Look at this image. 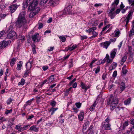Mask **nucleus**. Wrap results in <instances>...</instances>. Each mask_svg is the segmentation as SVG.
Segmentation results:
<instances>
[{"label":"nucleus","mask_w":134,"mask_h":134,"mask_svg":"<svg viewBox=\"0 0 134 134\" xmlns=\"http://www.w3.org/2000/svg\"><path fill=\"white\" fill-rule=\"evenodd\" d=\"M133 127L132 128H131L130 130V132L133 134H134V124Z\"/></svg>","instance_id":"nucleus-60"},{"label":"nucleus","mask_w":134,"mask_h":134,"mask_svg":"<svg viewBox=\"0 0 134 134\" xmlns=\"http://www.w3.org/2000/svg\"><path fill=\"white\" fill-rule=\"evenodd\" d=\"M111 98L110 97L107 100V104L108 105H109L110 104H111Z\"/></svg>","instance_id":"nucleus-44"},{"label":"nucleus","mask_w":134,"mask_h":134,"mask_svg":"<svg viewBox=\"0 0 134 134\" xmlns=\"http://www.w3.org/2000/svg\"><path fill=\"white\" fill-rule=\"evenodd\" d=\"M96 70L95 71V72L96 74H97L100 71V67L99 66H98L96 69H95Z\"/></svg>","instance_id":"nucleus-52"},{"label":"nucleus","mask_w":134,"mask_h":134,"mask_svg":"<svg viewBox=\"0 0 134 134\" xmlns=\"http://www.w3.org/2000/svg\"><path fill=\"white\" fill-rule=\"evenodd\" d=\"M32 67V62H30V60L26 63V67L27 70L31 71Z\"/></svg>","instance_id":"nucleus-13"},{"label":"nucleus","mask_w":134,"mask_h":134,"mask_svg":"<svg viewBox=\"0 0 134 134\" xmlns=\"http://www.w3.org/2000/svg\"><path fill=\"white\" fill-rule=\"evenodd\" d=\"M32 100H30L26 102L25 105H29L31 104L32 102Z\"/></svg>","instance_id":"nucleus-55"},{"label":"nucleus","mask_w":134,"mask_h":134,"mask_svg":"<svg viewBox=\"0 0 134 134\" xmlns=\"http://www.w3.org/2000/svg\"><path fill=\"white\" fill-rule=\"evenodd\" d=\"M56 104V102L55 101H53L52 102L50 103V105H51L53 107L55 106Z\"/></svg>","instance_id":"nucleus-49"},{"label":"nucleus","mask_w":134,"mask_h":134,"mask_svg":"<svg viewBox=\"0 0 134 134\" xmlns=\"http://www.w3.org/2000/svg\"><path fill=\"white\" fill-rule=\"evenodd\" d=\"M23 63L21 61H20L17 64V67L16 69L18 70L21 69V66L22 65Z\"/></svg>","instance_id":"nucleus-23"},{"label":"nucleus","mask_w":134,"mask_h":134,"mask_svg":"<svg viewBox=\"0 0 134 134\" xmlns=\"http://www.w3.org/2000/svg\"><path fill=\"white\" fill-rule=\"evenodd\" d=\"M77 47V46L76 45H74L71 47H69L68 49L70 51H71L76 48Z\"/></svg>","instance_id":"nucleus-34"},{"label":"nucleus","mask_w":134,"mask_h":134,"mask_svg":"<svg viewBox=\"0 0 134 134\" xmlns=\"http://www.w3.org/2000/svg\"><path fill=\"white\" fill-rule=\"evenodd\" d=\"M25 83V81L24 79H22L21 80V82H19L18 83L19 85H23Z\"/></svg>","instance_id":"nucleus-39"},{"label":"nucleus","mask_w":134,"mask_h":134,"mask_svg":"<svg viewBox=\"0 0 134 134\" xmlns=\"http://www.w3.org/2000/svg\"><path fill=\"white\" fill-rule=\"evenodd\" d=\"M16 60V59L15 58H13L11 59L10 63V65L11 66H13Z\"/></svg>","instance_id":"nucleus-29"},{"label":"nucleus","mask_w":134,"mask_h":134,"mask_svg":"<svg viewBox=\"0 0 134 134\" xmlns=\"http://www.w3.org/2000/svg\"><path fill=\"white\" fill-rule=\"evenodd\" d=\"M117 75V71H114L113 74V76L114 77H116Z\"/></svg>","instance_id":"nucleus-61"},{"label":"nucleus","mask_w":134,"mask_h":134,"mask_svg":"<svg viewBox=\"0 0 134 134\" xmlns=\"http://www.w3.org/2000/svg\"><path fill=\"white\" fill-rule=\"evenodd\" d=\"M131 99L130 98H129L127 100H125L124 103V104L125 105H127L131 103Z\"/></svg>","instance_id":"nucleus-25"},{"label":"nucleus","mask_w":134,"mask_h":134,"mask_svg":"<svg viewBox=\"0 0 134 134\" xmlns=\"http://www.w3.org/2000/svg\"><path fill=\"white\" fill-rule=\"evenodd\" d=\"M59 3L58 0H50L49 4L51 6H54Z\"/></svg>","instance_id":"nucleus-12"},{"label":"nucleus","mask_w":134,"mask_h":134,"mask_svg":"<svg viewBox=\"0 0 134 134\" xmlns=\"http://www.w3.org/2000/svg\"><path fill=\"white\" fill-rule=\"evenodd\" d=\"M38 29H42L43 26V24L41 23H38Z\"/></svg>","instance_id":"nucleus-48"},{"label":"nucleus","mask_w":134,"mask_h":134,"mask_svg":"<svg viewBox=\"0 0 134 134\" xmlns=\"http://www.w3.org/2000/svg\"><path fill=\"white\" fill-rule=\"evenodd\" d=\"M30 130L31 131H34L35 132H37L38 131V129L34 125H33L30 127Z\"/></svg>","instance_id":"nucleus-22"},{"label":"nucleus","mask_w":134,"mask_h":134,"mask_svg":"<svg viewBox=\"0 0 134 134\" xmlns=\"http://www.w3.org/2000/svg\"><path fill=\"white\" fill-rule=\"evenodd\" d=\"M19 40L20 43H22L25 40V37L22 35H20L18 38Z\"/></svg>","instance_id":"nucleus-14"},{"label":"nucleus","mask_w":134,"mask_h":134,"mask_svg":"<svg viewBox=\"0 0 134 134\" xmlns=\"http://www.w3.org/2000/svg\"><path fill=\"white\" fill-rule=\"evenodd\" d=\"M26 13L24 11L20 13L15 22L16 25L19 28H20L26 23L25 16Z\"/></svg>","instance_id":"nucleus-1"},{"label":"nucleus","mask_w":134,"mask_h":134,"mask_svg":"<svg viewBox=\"0 0 134 134\" xmlns=\"http://www.w3.org/2000/svg\"><path fill=\"white\" fill-rule=\"evenodd\" d=\"M36 10H31L32 11L29 14V17L30 18H32L35 15L38 13V10H40L39 8H36Z\"/></svg>","instance_id":"nucleus-10"},{"label":"nucleus","mask_w":134,"mask_h":134,"mask_svg":"<svg viewBox=\"0 0 134 134\" xmlns=\"http://www.w3.org/2000/svg\"><path fill=\"white\" fill-rule=\"evenodd\" d=\"M75 105L78 108H79L81 105V103H75Z\"/></svg>","instance_id":"nucleus-46"},{"label":"nucleus","mask_w":134,"mask_h":134,"mask_svg":"<svg viewBox=\"0 0 134 134\" xmlns=\"http://www.w3.org/2000/svg\"><path fill=\"white\" fill-rule=\"evenodd\" d=\"M92 34L93 35L91 37V38L95 37L97 36L98 35L97 33L94 31L92 33Z\"/></svg>","instance_id":"nucleus-38"},{"label":"nucleus","mask_w":134,"mask_h":134,"mask_svg":"<svg viewBox=\"0 0 134 134\" xmlns=\"http://www.w3.org/2000/svg\"><path fill=\"white\" fill-rule=\"evenodd\" d=\"M58 108H51L49 110V112H51V115H52L53 113H54V112L57 110L58 109Z\"/></svg>","instance_id":"nucleus-24"},{"label":"nucleus","mask_w":134,"mask_h":134,"mask_svg":"<svg viewBox=\"0 0 134 134\" xmlns=\"http://www.w3.org/2000/svg\"><path fill=\"white\" fill-rule=\"evenodd\" d=\"M100 44L102 45L103 44V47L107 49L109 45L110 44L108 41H106L103 43H101Z\"/></svg>","instance_id":"nucleus-18"},{"label":"nucleus","mask_w":134,"mask_h":134,"mask_svg":"<svg viewBox=\"0 0 134 134\" xmlns=\"http://www.w3.org/2000/svg\"><path fill=\"white\" fill-rule=\"evenodd\" d=\"M15 128V129L17 130L20 129L19 130V131H20V130L21 129L22 127H21V125H17L16 126Z\"/></svg>","instance_id":"nucleus-47"},{"label":"nucleus","mask_w":134,"mask_h":134,"mask_svg":"<svg viewBox=\"0 0 134 134\" xmlns=\"http://www.w3.org/2000/svg\"><path fill=\"white\" fill-rule=\"evenodd\" d=\"M113 59H110V58H107L106 59V60H107V62L108 63H111L113 62Z\"/></svg>","instance_id":"nucleus-45"},{"label":"nucleus","mask_w":134,"mask_h":134,"mask_svg":"<svg viewBox=\"0 0 134 134\" xmlns=\"http://www.w3.org/2000/svg\"><path fill=\"white\" fill-rule=\"evenodd\" d=\"M48 83L51 82L53 81L54 80V75H51L49 78H48Z\"/></svg>","instance_id":"nucleus-28"},{"label":"nucleus","mask_w":134,"mask_h":134,"mask_svg":"<svg viewBox=\"0 0 134 134\" xmlns=\"http://www.w3.org/2000/svg\"><path fill=\"white\" fill-rule=\"evenodd\" d=\"M97 60H93L91 62V63L90 64V67L91 68H92V64L93 63H94Z\"/></svg>","instance_id":"nucleus-50"},{"label":"nucleus","mask_w":134,"mask_h":134,"mask_svg":"<svg viewBox=\"0 0 134 134\" xmlns=\"http://www.w3.org/2000/svg\"><path fill=\"white\" fill-rule=\"evenodd\" d=\"M72 88V87H71L68 89L66 90L65 93V96H67L68 95L69 91L71 90Z\"/></svg>","instance_id":"nucleus-35"},{"label":"nucleus","mask_w":134,"mask_h":134,"mask_svg":"<svg viewBox=\"0 0 134 134\" xmlns=\"http://www.w3.org/2000/svg\"><path fill=\"white\" fill-rule=\"evenodd\" d=\"M81 88L83 89H85V92L87 91V88H86V86L85 84L83 83V82H81Z\"/></svg>","instance_id":"nucleus-30"},{"label":"nucleus","mask_w":134,"mask_h":134,"mask_svg":"<svg viewBox=\"0 0 134 134\" xmlns=\"http://www.w3.org/2000/svg\"><path fill=\"white\" fill-rule=\"evenodd\" d=\"M96 27H92L89 29V33H90L91 32H93L94 30H96Z\"/></svg>","instance_id":"nucleus-37"},{"label":"nucleus","mask_w":134,"mask_h":134,"mask_svg":"<svg viewBox=\"0 0 134 134\" xmlns=\"http://www.w3.org/2000/svg\"><path fill=\"white\" fill-rule=\"evenodd\" d=\"M129 4H131V5H134V0H128Z\"/></svg>","instance_id":"nucleus-54"},{"label":"nucleus","mask_w":134,"mask_h":134,"mask_svg":"<svg viewBox=\"0 0 134 134\" xmlns=\"http://www.w3.org/2000/svg\"><path fill=\"white\" fill-rule=\"evenodd\" d=\"M130 62L132 61L133 59V56L132 54H131L128 58Z\"/></svg>","instance_id":"nucleus-53"},{"label":"nucleus","mask_w":134,"mask_h":134,"mask_svg":"<svg viewBox=\"0 0 134 134\" xmlns=\"http://www.w3.org/2000/svg\"><path fill=\"white\" fill-rule=\"evenodd\" d=\"M101 97L102 96L101 95H99L98 96L94 104H93L90 108V110L91 111H93L94 110L97 104V101H98L101 99ZM97 103H98V102H97Z\"/></svg>","instance_id":"nucleus-8"},{"label":"nucleus","mask_w":134,"mask_h":134,"mask_svg":"<svg viewBox=\"0 0 134 134\" xmlns=\"http://www.w3.org/2000/svg\"><path fill=\"white\" fill-rule=\"evenodd\" d=\"M120 91L122 92L125 88V85L124 82H122L120 85Z\"/></svg>","instance_id":"nucleus-21"},{"label":"nucleus","mask_w":134,"mask_h":134,"mask_svg":"<svg viewBox=\"0 0 134 134\" xmlns=\"http://www.w3.org/2000/svg\"><path fill=\"white\" fill-rule=\"evenodd\" d=\"M117 51V49H114L110 53L111 58L113 59L115 57Z\"/></svg>","instance_id":"nucleus-16"},{"label":"nucleus","mask_w":134,"mask_h":134,"mask_svg":"<svg viewBox=\"0 0 134 134\" xmlns=\"http://www.w3.org/2000/svg\"><path fill=\"white\" fill-rule=\"evenodd\" d=\"M60 39L61 40V41L63 42H65L66 41V38L62 36H60L59 37Z\"/></svg>","instance_id":"nucleus-43"},{"label":"nucleus","mask_w":134,"mask_h":134,"mask_svg":"<svg viewBox=\"0 0 134 134\" xmlns=\"http://www.w3.org/2000/svg\"><path fill=\"white\" fill-rule=\"evenodd\" d=\"M127 58V56L126 55L122 57L121 60L120 61V63L121 65H122L125 62Z\"/></svg>","instance_id":"nucleus-20"},{"label":"nucleus","mask_w":134,"mask_h":134,"mask_svg":"<svg viewBox=\"0 0 134 134\" xmlns=\"http://www.w3.org/2000/svg\"><path fill=\"white\" fill-rule=\"evenodd\" d=\"M110 121V119L109 118H108L107 119H105L104 122H105L106 123H109Z\"/></svg>","instance_id":"nucleus-64"},{"label":"nucleus","mask_w":134,"mask_h":134,"mask_svg":"<svg viewBox=\"0 0 134 134\" xmlns=\"http://www.w3.org/2000/svg\"><path fill=\"white\" fill-rule=\"evenodd\" d=\"M39 36V34L36 33L33 35L32 37V40L33 41L36 42L38 41V38Z\"/></svg>","instance_id":"nucleus-15"},{"label":"nucleus","mask_w":134,"mask_h":134,"mask_svg":"<svg viewBox=\"0 0 134 134\" xmlns=\"http://www.w3.org/2000/svg\"><path fill=\"white\" fill-rule=\"evenodd\" d=\"M126 66L125 65L122 68V72L123 74H125L127 72V71L126 70Z\"/></svg>","instance_id":"nucleus-27"},{"label":"nucleus","mask_w":134,"mask_h":134,"mask_svg":"<svg viewBox=\"0 0 134 134\" xmlns=\"http://www.w3.org/2000/svg\"><path fill=\"white\" fill-rule=\"evenodd\" d=\"M117 65V64L115 63H113L112 64L111 66H110V68H111V69H113Z\"/></svg>","instance_id":"nucleus-36"},{"label":"nucleus","mask_w":134,"mask_h":134,"mask_svg":"<svg viewBox=\"0 0 134 134\" xmlns=\"http://www.w3.org/2000/svg\"><path fill=\"white\" fill-rule=\"evenodd\" d=\"M120 9H116L115 11V13L116 14H119L120 12Z\"/></svg>","instance_id":"nucleus-62"},{"label":"nucleus","mask_w":134,"mask_h":134,"mask_svg":"<svg viewBox=\"0 0 134 134\" xmlns=\"http://www.w3.org/2000/svg\"><path fill=\"white\" fill-rule=\"evenodd\" d=\"M128 52H129L130 53H131L132 51H133V49H132V47L129 46H128Z\"/></svg>","instance_id":"nucleus-40"},{"label":"nucleus","mask_w":134,"mask_h":134,"mask_svg":"<svg viewBox=\"0 0 134 134\" xmlns=\"http://www.w3.org/2000/svg\"><path fill=\"white\" fill-rule=\"evenodd\" d=\"M116 40V38H113L112 39H110L109 41H108L110 44L111 43V42H114Z\"/></svg>","instance_id":"nucleus-51"},{"label":"nucleus","mask_w":134,"mask_h":134,"mask_svg":"<svg viewBox=\"0 0 134 134\" xmlns=\"http://www.w3.org/2000/svg\"><path fill=\"white\" fill-rule=\"evenodd\" d=\"M134 35V27H132L131 30L130 31L129 36L130 37Z\"/></svg>","instance_id":"nucleus-32"},{"label":"nucleus","mask_w":134,"mask_h":134,"mask_svg":"<svg viewBox=\"0 0 134 134\" xmlns=\"http://www.w3.org/2000/svg\"><path fill=\"white\" fill-rule=\"evenodd\" d=\"M102 124V129L105 130H111L110 125L109 123L104 122H103Z\"/></svg>","instance_id":"nucleus-9"},{"label":"nucleus","mask_w":134,"mask_h":134,"mask_svg":"<svg viewBox=\"0 0 134 134\" xmlns=\"http://www.w3.org/2000/svg\"><path fill=\"white\" fill-rule=\"evenodd\" d=\"M12 100L11 98H9L7 101V103L8 104H9L12 101Z\"/></svg>","instance_id":"nucleus-58"},{"label":"nucleus","mask_w":134,"mask_h":134,"mask_svg":"<svg viewBox=\"0 0 134 134\" xmlns=\"http://www.w3.org/2000/svg\"><path fill=\"white\" fill-rule=\"evenodd\" d=\"M111 9L110 10L108 13V15L110 17L111 19L114 18L116 15V13L115 10L116 9V7H111Z\"/></svg>","instance_id":"nucleus-4"},{"label":"nucleus","mask_w":134,"mask_h":134,"mask_svg":"<svg viewBox=\"0 0 134 134\" xmlns=\"http://www.w3.org/2000/svg\"><path fill=\"white\" fill-rule=\"evenodd\" d=\"M115 37H118L119 36V35L120 33V31L119 30H115Z\"/></svg>","instance_id":"nucleus-42"},{"label":"nucleus","mask_w":134,"mask_h":134,"mask_svg":"<svg viewBox=\"0 0 134 134\" xmlns=\"http://www.w3.org/2000/svg\"><path fill=\"white\" fill-rule=\"evenodd\" d=\"M11 42V41L10 40L3 41L0 43V48H4L8 45H10Z\"/></svg>","instance_id":"nucleus-5"},{"label":"nucleus","mask_w":134,"mask_h":134,"mask_svg":"<svg viewBox=\"0 0 134 134\" xmlns=\"http://www.w3.org/2000/svg\"><path fill=\"white\" fill-rule=\"evenodd\" d=\"M48 0H41L40 4H41L43 5L47 2Z\"/></svg>","instance_id":"nucleus-41"},{"label":"nucleus","mask_w":134,"mask_h":134,"mask_svg":"<svg viewBox=\"0 0 134 134\" xmlns=\"http://www.w3.org/2000/svg\"><path fill=\"white\" fill-rule=\"evenodd\" d=\"M30 126L29 125H25L22 127L21 129L20 130V132L24 130H26Z\"/></svg>","instance_id":"nucleus-31"},{"label":"nucleus","mask_w":134,"mask_h":134,"mask_svg":"<svg viewBox=\"0 0 134 134\" xmlns=\"http://www.w3.org/2000/svg\"><path fill=\"white\" fill-rule=\"evenodd\" d=\"M72 59L70 60V62L69 63V67L71 68L72 66Z\"/></svg>","instance_id":"nucleus-57"},{"label":"nucleus","mask_w":134,"mask_h":134,"mask_svg":"<svg viewBox=\"0 0 134 134\" xmlns=\"http://www.w3.org/2000/svg\"><path fill=\"white\" fill-rule=\"evenodd\" d=\"M28 1L26 0L23 3L25 6L27 7L28 5Z\"/></svg>","instance_id":"nucleus-56"},{"label":"nucleus","mask_w":134,"mask_h":134,"mask_svg":"<svg viewBox=\"0 0 134 134\" xmlns=\"http://www.w3.org/2000/svg\"><path fill=\"white\" fill-rule=\"evenodd\" d=\"M83 115L84 113L83 112H81L78 115V118L80 120L82 121L83 120L84 118Z\"/></svg>","instance_id":"nucleus-19"},{"label":"nucleus","mask_w":134,"mask_h":134,"mask_svg":"<svg viewBox=\"0 0 134 134\" xmlns=\"http://www.w3.org/2000/svg\"><path fill=\"white\" fill-rule=\"evenodd\" d=\"M38 2L37 0H34L31 3L29 7V10H36V8H38L36 7L37 5Z\"/></svg>","instance_id":"nucleus-3"},{"label":"nucleus","mask_w":134,"mask_h":134,"mask_svg":"<svg viewBox=\"0 0 134 134\" xmlns=\"http://www.w3.org/2000/svg\"><path fill=\"white\" fill-rule=\"evenodd\" d=\"M82 40H83L85 39H86L87 37L86 36H81Z\"/></svg>","instance_id":"nucleus-63"},{"label":"nucleus","mask_w":134,"mask_h":134,"mask_svg":"<svg viewBox=\"0 0 134 134\" xmlns=\"http://www.w3.org/2000/svg\"><path fill=\"white\" fill-rule=\"evenodd\" d=\"M110 26V25H108L104 27L102 30V32L104 31L107 28H108Z\"/></svg>","instance_id":"nucleus-59"},{"label":"nucleus","mask_w":134,"mask_h":134,"mask_svg":"<svg viewBox=\"0 0 134 134\" xmlns=\"http://www.w3.org/2000/svg\"><path fill=\"white\" fill-rule=\"evenodd\" d=\"M9 33L7 35V37L9 38H12L16 37V32L14 31H9Z\"/></svg>","instance_id":"nucleus-7"},{"label":"nucleus","mask_w":134,"mask_h":134,"mask_svg":"<svg viewBox=\"0 0 134 134\" xmlns=\"http://www.w3.org/2000/svg\"><path fill=\"white\" fill-rule=\"evenodd\" d=\"M133 12V10H131L129 12V13L128 14L127 16L126 17L125 20V21H126L125 26H127V25L128 24L129 20L132 17V14Z\"/></svg>","instance_id":"nucleus-6"},{"label":"nucleus","mask_w":134,"mask_h":134,"mask_svg":"<svg viewBox=\"0 0 134 134\" xmlns=\"http://www.w3.org/2000/svg\"><path fill=\"white\" fill-rule=\"evenodd\" d=\"M15 23H14L10 24V25L9 28V31H13V29L14 28Z\"/></svg>","instance_id":"nucleus-26"},{"label":"nucleus","mask_w":134,"mask_h":134,"mask_svg":"<svg viewBox=\"0 0 134 134\" xmlns=\"http://www.w3.org/2000/svg\"><path fill=\"white\" fill-rule=\"evenodd\" d=\"M19 5H17L16 4H13L9 7L11 13L14 12L18 6Z\"/></svg>","instance_id":"nucleus-11"},{"label":"nucleus","mask_w":134,"mask_h":134,"mask_svg":"<svg viewBox=\"0 0 134 134\" xmlns=\"http://www.w3.org/2000/svg\"><path fill=\"white\" fill-rule=\"evenodd\" d=\"M110 97L111 98V101L110 108L112 110L115 109L118 104V101L116 97H113V95H111Z\"/></svg>","instance_id":"nucleus-2"},{"label":"nucleus","mask_w":134,"mask_h":134,"mask_svg":"<svg viewBox=\"0 0 134 134\" xmlns=\"http://www.w3.org/2000/svg\"><path fill=\"white\" fill-rule=\"evenodd\" d=\"M30 73L31 71L26 69V71L25 72L24 74L23 77H27L28 75Z\"/></svg>","instance_id":"nucleus-33"},{"label":"nucleus","mask_w":134,"mask_h":134,"mask_svg":"<svg viewBox=\"0 0 134 134\" xmlns=\"http://www.w3.org/2000/svg\"><path fill=\"white\" fill-rule=\"evenodd\" d=\"M119 2V0H115L114 2L112 4L111 7H116V8H117V6Z\"/></svg>","instance_id":"nucleus-17"}]
</instances>
